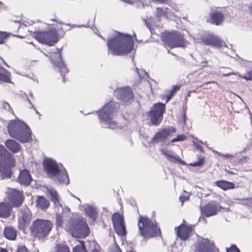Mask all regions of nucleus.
<instances>
[{
    "instance_id": "obj_19",
    "label": "nucleus",
    "mask_w": 252,
    "mask_h": 252,
    "mask_svg": "<svg viewBox=\"0 0 252 252\" xmlns=\"http://www.w3.org/2000/svg\"><path fill=\"white\" fill-rule=\"evenodd\" d=\"M14 159L10 164L0 161V173L2 178H10L12 174L11 167L14 166Z\"/></svg>"
},
{
    "instance_id": "obj_47",
    "label": "nucleus",
    "mask_w": 252,
    "mask_h": 252,
    "mask_svg": "<svg viewBox=\"0 0 252 252\" xmlns=\"http://www.w3.org/2000/svg\"><path fill=\"white\" fill-rule=\"evenodd\" d=\"M181 117L179 119L180 123L185 124L186 121L185 111H181Z\"/></svg>"
},
{
    "instance_id": "obj_60",
    "label": "nucleus",
    "mask_w": 252,
    "mask_h": 252,
    "mask_svg": "<svg viewBox=\"0 0 252 252\" xmlns=\"http://www.w3.org/2000/svg\"><path fill=\"white\" fill-rule=\"evenodd\" d=\"M116 252H122V251L119 248H118L116 249Z\"/></svg>"
},
{
    "instance_id": "obj_16",
    "label": "nucleus",
    "mask_w": 252,
    "mask_h": 252,
    "mask_svg": "<svg viewBox=\"0 0 252 252\" xmlns=\"http://www.w3.org/2000/svg\"><path fill=\"white\" fill-rule=\"evenodd\" d=\"M160 151L169 161L173 163H179L183 165H186V162L178 157L174 152L164 149H161Z\"/></svg>"
},
{
    "instance_id": "obj_13",
    "label": "nucleus",
    "mask_w": 252,
    "mask_h": 252,
    "mask_svg": "<svg viewBox=\"0 0 252 252\" xmlns=\"http://www.w3.org/2000/svg\"><path fill=\"white\" fill-rule=\"evenodd\" d=\"M200 40L201 43L213 47L220 48L221 47H227L225 42L215 34H209L204 35L201 37Z\"/></svg>"
},
{
    "instance_id": "obj_54",
    "label": "nucleus",
    "mask_w": 252,
    "mask_h": 252,
    "mask_svg": "<svg viewBox=\"0 0 252 252\" xmlns=\"http://www.w3.org/2000/svg\"><path fill=\"white\" fill-rule=\"evenodd\" d=\"M123 0L126 2H127L129 3H132L135 0Z\"/></svg>"
},
{
    "instance_id": "obj_58",
    "label": "nucleus",
    "mask_w": 252,
    "mask_h": 252,
    "mask_svg": "<svg viewBox=\"0 0 252 252\" xmlns=\"http://www.w3.org/2000/svg\"><path fill=\"white\" fill-rule=\"evenodd\" d=\"M153 1H157V2H163L164 1H165V0H152Z\"/></svg>"
},
{
    "instance_id": "obj_18",
    "label": "nucleus",
    "mask_w": 252,
    "mask_h": 252,
    "mask_svg": "<svg viewBox=\"0 0 252 252\" xmlns=\"http://www.w3.org/2000/svg\"><path fill=\"white\" fill-rule=\"evenodd\" d=\"M192 229L191 225L186 226L183 224L175 228L177 236L183 240H186L188 238Z\"/></svg>"
},
{
    "instance_id": "obj_35",
    "label": "nucleus",
    "mask_w": 252,
    "mask_h": 252,
    "mask_svg": "<svg viewBox=\"0 0 252 252\" xmlns=\"http://www.w3.org/2000/svg\"><path fill=\"white\" fill-rule=\"evenodd\" d=\"M119 104L114 102L113 101H110L105 104L103 107L99 110H114L118 108Z\"/></svg>"
},
{
    "instance_id": "obj_28",
    "label": "nucleus",
    "mask_w": 252,
    "mask_h": 252,
    "mask_svg": "<svg viewBox=\"0 0 252 252\" xmlns=\"http://www.w3.org/2000/svg\"><path fill=\"white\" fill-rule=\"evenodd\" d=\"M216 185L224 190L233 189L235 188V185L232 182L224 180L218 181L215 182Z\"/></svg>"
},
{
    "instance_id": "obj_21",
    "label": "nucleus",
    "mask_w": 252,
    "mask_h": 252,
    "mask_svg": "<svg viewBox=\"0 0 252 252\" xmlns=\"http://www.w3.org/2000/svg\"><path fill=\"white\" fill-rule=\"evenodd\" d=\"M0 161L6 163H11L13 162V158L10 153L2 145H0Z\"/></svg>"
},
{
    "instance_id": "obj_9",
    "label": "nucleus",
    "mask_w": 252,
    "mask_h": 252,
    "mask_svg": "<svg viewBox=\"0 0 252 252\" xmlns=\"http://www.w3.org/2000/svg\"><path fill=\"white\" fill-rule=\"evenodd\" d=\"M35 38L40 42L52 46L58 42V34L56 30L47 32H38L35 33Z\"/></svg>"
},
{
    "instance_id": "obj_1",
    "label": "nucleus",
    "mask_w": 252,
    "mask_h": 252,
    "mask_svg": "<svg viewBox=\"0 0 252 252\" xmlns=\"http://www.w3.org/2000/svg\"><path fill=\"white\" fill-rule=\"evenodd\" d=\"M133 44L129 35L115 32L114 36L108 39L107 46L113 55L120 56L130 52L133 49Z\"/></svg>"
},
{
    "instance_id": "obj_64",
    "label": "nucleus",
    "mask_w": 252,
    "mask_h": 252,
    "mask_svg": "<svg viewBox=\"0 0 252 252\" xmlns=\"http://www.w3.org/2000/svg\"><path fill=\"white\" fill-rule=\"evenodd\" d=\"M202 219V220L204 221H205V219L204 218V217H202V216H201L200 218H199V220Z\"/></svg>"
},
{
    "instance_id": "obj_52",
    "label": "nucleus",
    "mask_w": 252,
    "mask_h": 252,
    "mask_svg": "<svg viewBox=\"0 0 252 252\" xmlns=\"http://www.w3.org/2000/svg\"><path fill=\"white\" fill-rule=\"evenodd\" d=\"M188 199V197L181 196L179 198L180 201L182 202V205H183V203L185 201Z\"/></svg>"
},
{
    "instance_id": "obj_39",
    "label": "nucleus",
    "mask_w": 252,
    "mask_h": 252,
    "mask_svg": "<svg viewBox=\"0 0 252 252\" xmlns=\"http://www.w3.org/2000/svg\"><path fill=\"white\" fill-rule=\"evenodd\" d=\"M179 89H180V86H174L173 87V88H172L171 91L170 93V94L166 96V102H167L170 99V98L172 97V96L174 94L175 92H176L177 91H178Z\"/></svg>"
},
{
    "instance_id": "obj_33",
    "label": "nucleus",
    "mask_w": 252,
    "mask_h": 252,
    "mask_svg": "<svg viewBox=\"0 0 252 252\" xmlns=\"http://www.w3.org/2000/svg\"><path fill=\"white\" fill-rule=\"evenodd\" d=\"M57 53L59 56L60 61L57 63V66L59 68L60 71L62 73H65L67 72L65 65L62 63L61 59V53L59 49H57Z\"/></svg>"
},
{
    "instance_id": "obj_44",
    "label": "nucleus",
    "mask_w": 252,
    "mask_h": 252,
    "mask_svg": "<svg viewBox=\"0 0 252 252\" xmlns=\"http://www.w3.org/2000/svg\"><path fill=\"white\" fill-rule=\"evenodd\" d=\"M187 137L184 134L178 135L176 137L171 140V142H175L177 141H183L186 139Z\"/></svg>"
},
{
    "instance_id": "obj_31",
    "label": "nucleus",
    "mask_w": 252,
    "mask_h": 252,
    "mask_svg": "<svg viewBox=\"0 0 252 252\" xmlns=\"http://www.w3.org/2000/svg\"><path fill=\"white\" fill-rule=\"evenodd\" d=\"M0 82H10V73L0 66Z\"/></svg>"
},
{
    "instance_id": "obj_6",
    "label": "nucleus",
    "mask_w": 252,
    "mask_h": 252,
    "mask_svg": "<svg viewBox=\"0 0 252 252\" xmlns=\"http://www.w3.org/2000/svg\"><path fill=\"white\" fill-rule=\"evenodd\" d=\"M52 224L48 220L37 219L33 221L31 227L32 234L38 238L47 236L51 231Z\"/></svg>"
},
{
    "instance_id": "obj_29",
    "label": "nucleus",
    "mask_w": 252,
    "mask_h": 252,
    "mask_svg": "<svg viewBox=\"0 0 252 252\" xmlns=\"http://www.w3.org/2000/svg\"><path fill=\"white\" fill-rule=\"evenodd\" d=\"M211 19L212 24L219 25L223 20V15L221 12H214L211 15Z\"/></svg>"
},
{
    "instance_id": "obj_49",
    "label": "nucleus",
    "mask_w": 252,
    "mask_h": 252,
    "mask_svg": "<svg viewBox=\"0 0 252 252\" xmlns=\"http://www.w3.org/2000/svg\"><path fill=\"white\" fill-rule=\"evenodd\" d=\"M16 252H29V251L25 246H20L18 247Z\"/></svg>"
},
{
    "instance_id": "obj_45",
    "label": "nucleus",
    "mask_w": 252,
    "mask_h": 252,
    "mask_svg": "<svg viewBox=\"0 0 252 252\" xmlns=\"http://www.w3.org/2000/svg\"><path fill=\"white\" fill-rule=\"evenodd\" d=\"M73 252H86L84 245L82 244L76 246L73 249Z\"/></svg>"
},
{
    "instance_id": "obj_14",
    "label": "nucleus",
    "mask_w": 252,
    "mask_h": 252,
    "mask_svg": "<svg viewBox=\"0 0 252 252\" xmlns=\"http://www.w3.org/2000/svg\"><path fill=\"white\" fill-rule=\"evenodd\" d=\"M222 208L221 206L213 201L200 206L201 215L206 217H210L216 215Z\"/></svg>"
},
{
    "instance_id": "obj_27",
    "label": "nucleus",
    "mask_w": 252,
    "mask_h": 252,
    "mask_svg": "<svg viewBox=\"0 0 252 252\" xmlns=\"http://www.w3.org/2000/svg\"><path fill=\"white\" fill-rule=\"evenodd\" d=\"M3 234L6 239L14 240L17 237V231L12 227H6L4 229Z\"/></svg>"
},
{
    "instance_id": "obj_4",
    "label": "nucleus",
    "mask_w": 252,
    "mask_h": 252,
    "mask_svg": "<svg viewBox=\"0 0 252 252\" xmlns=\"http://www.w3.org/2000/svg\"><path fill=\"white\" fill-rule=\"evenodd\" d=\"M138 226L140 235L146 239L158 237L160 235V231L157 226V222L148 217L140 216Z\"/></svg>"
},
{
    "instance_id": "obj_42",
    "label": "nucleus",
    "mask_w": 252,
    "mask_h": 252,
    "mask_svg": "<svg viewBox=\"0 0 252 252\" xmlns=\"http://www.w3.org/2000/svg\"><path fill=\"white\" fill-rule=\"evenodd\" d=\"M167 12V9H165L164 10H163L159 8H157V16L158 17H160L165 16Z\"/></svg>"
},
{
    "instance_id": "obj_36",
    "label": "nucleus",
    "mask_w": 252,
    "mask_h": 252,
    "mask_svg": "<svg viewBox=\"0 0 252 252\" xmlns=\"http://www.w3.org/2000/svg\"><path fill=\"white\" fill-rule=\"evenodd\" d=\"M56 252H70V251L66 245L59 244L56 246Z\"/></svg>"
},
{
    "instance_id": "obj_23",
    "label": "nucleus",
    "mask_w": 252,
    "mask_h": 252,
    "mask_svg": "<svg viewBox=\"0 0 252 252\" xmlns=\"http://www.w3.org/2000/svg\"><path fill=\"white\" fill-rule=\"evenodd\" d=\"M6 147L12 152L17 153L21 151L20 144L13 139H8L5 142Z\"/></svg>"
},
{
    "instance_id": "obj_37",
    "label": "nucleus",
    "mask_w": 252,
    "mask_h": 252,
    "mask_svg": "<svg viewBox=\"0 0 252 252\" xmlns=\"http://www.w3.org/2000/svg\"><path fill=\"white\" fill-rule=\"evenodd\" d=\"M204 163V158L201 156H198V161L190 163L189 165L191 166H202Z\"/></svg>"
},
{
    "instance_id": "obj_15",
    "label": "nucleus",
    "mask_w": 252,
    "mask_h": 252,
    "mask_svg": "<svg viewBox=\"0 0 252 252\" xmlns=\"http://www.w3.org/2000/svg\"><path fill=\"white\" fill-rule=\"evenodd\" d=\"M176 131V128L173 127L163 128L156 133L155 136L151 140V142L152 143L163 142L166 140L170 133L175 132Z\"/></svg>"
},
{
    "instance_id": "obj_34",
    "label": "nucleus",
    "mask_w": 252,
    "mask_h": 252,
    "mask_svg": "<svg viewBox=\"0 0 252 252\" xmlns=\"http://www.w3.org/2000/svg\"><path fill=\"white\" fill-rule=\"evenodd\" d=\"M113 225L124 223V217L119 213H114L112 216Z\"/></svg>"
},
{
    "instance_id": "obj_17",
    "label": "nucleus",
    "mask_w": 252,
    "mask_h": 252,
    "mask_svg": "<svg viewBox=\"0 0 252 252\" xmlns=\"http://www.w3.org/2000/svg\"><path fill=\"white\" fill-rule=\"evenodd\" d=\"M9 200L14 207H18L21 205L24 201L22 192L16 189H12L9 193Z\"/></svg>"
},
{
    "instance_id": "obj_26",
    "label": "nucleus",
    "mask_w": 252,
    "mask_h": 252,
    "mask_svg": "<svg viewBox=\"0 0 252 252\" xmlns=\"http://www.w3.org/2000/svg\"><path fill=\"white\" fill-rule=\"evenodd\" d=\"M49 201L44 196H37L36 200V206L37 208L46 210L49 206Z\"/></svg>"
},
{
    "instance_id": "obj_43",
    "label": "nucleus",
    "mask_w": 252,
    "mask_h": 252,
    "mask_svg": "<svg viewBox=\"0 0 252 252\" xmlns=\"http://www.w3.org/2000/svg\"><path fill=\"white\" fill-rule=\"evenodd\" d=\"M238 77L242 78L246 80L250 81L252 80V71H250L247 72L246 74L244 76H242L240 74L238 75Z\"/></svg>"
},
{
    "instance_id": "obj_10",
    "label": "nucleus",
    "mask_w": 252,
    "mask_h": 252,
    "mask_svg": "<svg viewBox=\"0 0 252 252\" xmlns=\"http://www.w3.org/2000/svg\"><path fill=\"white\" fill-rule=\"evenodd\" d=\"M214 244L209 239L199 238L196 242L194 252H218Z\"/></svg>"
},
{
    "instance_id": "obj_25",
    "label": "nucleus",
    "mask_w": 252,
    "mask_h": 252,
    "mask_svg": "<svg viewBox=\"0 0 252 252\" xmlns=\"http://www.w3.org/2000/svg\"><path fill=\"white\" fill-rule=\"evenodd\" d=\"M11 208L6 203H0V217L7 218L11 215Z\"/></svg>"
},
{
    "instance_id": "obj_30",
    "label": "nucleus",
    "mask_w": 252,
    "mask_h": 252,
    "mask_svg": "<svg viewBox=\"0 0 252 252\" xmlns=\"http://www.w3.org/2000/svg\"><path fill=\"white\" fill-rule=\"evenodd\" d=\"M48 191L51 196V201L54 203L56 207L61 206L59 202L60 196L57 191L53 188L48 189Z\"/></svg>"
},
{
    "instance_id": "obj_40",
    "label": "nucleus",
    "mask_w": 252,
    "mask_h": 252,
    "mask_svg": "<svg viewBox=\"0 0 252 252\" xmlns=\"http://www.w3.org/2000/svg\"><path fill=\"white\" fill-rule=\"evenodd\" d=\"M56 225L58 227H61L63 223V217L59 214L57 213L56 215Z\"/></svg>"
},
{
    "instance_id": "obj_61",
    "label": "nucleus",
    "mask_w": 252,
    "mask_h": 252,
    "mask_svg": "<svg viewBox=\"0 0 252 252\" xmlns=\"http://www.w3.org/2000/svg\"><path fill=\"white\" fill-rule=\"evenodd\" d=\"M81 112L84 115H89V114H92V113H87V114H84L83 113V111H81Z\"/></svg>"
},
{
    "instance_id": "obj_12",
    "label": "nucleus",
    "mask_w": 252,
    "mask_h": 252,
    "mask_svg": "<svg viewBox=\"0 0 252 252\" xmlns=\"http://www.w3.org/2000/svg\"><path fill=\"white\" fill-rule=\"evenodd\" d=\"M18 216V227L20 230H24L29 225L31 221V212L29 208L25 207L19 210Z\"/></svg>"
},
{
    "instance_id": "obj_50",
    "label": "nucleus",
    "mask_w": 252,
    "mask_h": 252,
    "mask_svg": "<svg viewBox=\"0 0 252 252\" xmlns=\"http://www.w3.org/2000/svg\"><path fill=\"white\" fill-rule=\"evenodd\" d=\"M215 152V151L214 152ZM215 153H217L218 154V155H219L220 156H221L222 157H223V158H234V156H232V155H229V154H221L218 152H216L215 151Z\"/></svg>"
},
{
    "instance_id": "obj_59",
    "label": "nucleus",
    "mask_w": 252,
    "mask_h": 252,
    "mask_svg": "<svg viewBox=\"0 0 252 252\" xmlns=\"http://www.w3.org/2000/svg\"><path fill=\"white\" fill-rule=\"evenodd\" d=\"M249 115H250V118H251V123H252V114H251V111H249Z\"/></svg>"
},
{
    "instance_id": "obj_55",
    "label": "nucleus",
    "mask_w": 252,
    "mask_h": 252,
    "mask_svg": "<svg viewBox=\"0 0 252 252\" xmlns=\"http://www.w3.org/2000/svg\"><path fill=\"white\" fill-rule=\"evenodd\" d=\"M232 74H236L235 73H227V74H224L223 75L224 76H230Z\"/></svg>"
},
{
    "instance_id": "obj_8",
    "label": "nucleus",
    "mask_w": 252,
    "mask_h": 252,
    "mask_svg": "<svg viewBox=\"0 0 252 252\" xmlns=\"http://www.w3.org/2000/svg\"><path fill=\"white\" fill-rule=\"evenodd\" d=\"M100 122L105 125V127L111 129L122 128V126L119 124L115 120L116 112L118 111H96Z\"/></svg>"
},
{
    "instance_id": "obj_48",
    "label": "nucleus",
    "mask_w": 252,
    "mask_h": 252,
    "mask_svg": "<svg viewBox=\"0 0 252 252\" xmlns=\"http://www.w3.org/2000/svg\"><path fill=\"white\" fill-rule=\"evenodd\" d=\"M1 109H5L6 110H9L11 109L10 105L6 102H2L1 103Z\"/></svg>"
},
{
    "instance_id": "obj_5",
    "label": "nucleus",
    "mask_w": 252,
    "mask_h": 252,
    "mask_svg": "<svg viewBox=\"0 0 252 252\" xmlns=\"http://www.w3.org/2000/svg\"><path fill=\"white\" fill-rule=\"evenodd\" d=\"M68 230L74 237L85 238L89 234V228L82 219L77 218L69 222Z\"/></svg>"
},
{
    "instance_id": "obj_56",
    "label": "nucleus",
    "mask_w": 252,
    "mask_h": 252,
    "mask_svg": "<svg viewBox=\"0 0 252 252\" xmlns=\"http://www.w3.org/2000/svg\"><path fill=\"white\" fill-rule=\"evenodd\" d=\"M92 252H99V250L95 248H94Z\"/></svg>"
},
{
    "instance_id": "obj_38",
    "label": "nucleus",
    "mask_w": 252,
    "mask_h": 252,
    "mask_svg": "<svg viewBox=\"0 0 252 252\" xmlns=\"http://www.w3.org/2000/svg\"><path fill=\"white\" fill-rule=\"evenodd\" d=\"M9 35V33L7 32L0 31V44H4Z\"/></svg>"
},
{
    "instance_id": "obj_46",
    "label": "nucleus",
    "mask_w": 252,
    "mask_h": 252,
    "mask_svg": "<svg viewBox=\"0 0 252 252\" xmlns=\"http://www.w3.org/2000/svg\"><path fill=\"white\" fill-rule=\"evenodd\" d=\"M226 252H240V251L236 245H232L230 248H226Z\"/></svg>"
},
{
    "instance_id": "obj_2",
    "label": "nucleus",
    "mask_w": 252,
    "mask_h": 252,
    "mask_svg": "<svg viewBox=\"0 0 252 252\" xmlns=\"http://www.w3.org/2000/svg\"><path fill=\"white\" fill-rule=\"evenodd\" d=\"M7 130L10 137L22 143H29L32 140V130L19 119L10 121L7 126Z\"/></svg>"
},
{
    "instance_id": "obj_62",
    "label": "nucleus",
    "mask_w": 252,
    "mask_h": 252,
    "mask_svg": "<svg viewBox=\"0 0 252 252\" xmlns=\"http://www.w3.org/2000/svg\"><path fill=\"white\" fill-rule=\"evenodd\" d=\"M249 9H250V11H251V12L252 13V5H251L250 7H249Z\"/></svg>"
},
{
    "instance_id": "obj_7",
    "label": "nucleus",
    "mask_w": 252,
    "mask_h": 252,
    "mask_svg": "<svg viewBox=\"0 0 252 252\" xmlns=\"http://www.w3.org/2000/svg\"><path fill=\"white\" fill-rule=\"evenodd\" d=\"M161 38L164 44L170 48L184 47L186 44L183 36L176 32L164 33Z\"/></svg>"
},
{
    "instance_id": "obj_11",
    "label": "nucleus",
    "mask_w": 252,
    "mask_h": 252,
    "mask_svg": "<svg viewBox=\"0 0 252 252\" xmlns=\"http://www.w3.org/2000/svg\"><path fill=\"white\" fill-rule=\"evenodd\" d=\"M115 94L123 105H128L133 100V93L129 87L118 88L115 91Z\"/></svg>"
},
{
    "instance_id": "obj_22",
    "label": "nucleus",
    "mask_w": 252,
    "mask_h": 252,
    "mask_svg": "<svg viewBox=\"0 0 252 252\" xmlns=\"http://www.w3.org/2000/svg\"><path fill=\"white\" fill-rule=\"evenodd\" d=\"M164 111H149L148 116L150 118L151 123L155 126L158 125L162 120Z\"/></svg>"
},
{
    "instance_id": "obj_20",
    "label": "nucleus",
    "mask_w": 252,
    "mask_h": 252,
    "mask_svg": "<svg viewBox=\"0 0 252 252\" xmlns=\"http://www.w3.org/2000/svg\"><path fill=\"white\" fill-rule=\"evenodd\" d=\"M32 180L31 175L27 169L20 171L17 179V181L20 185L28 186L30 184Z\"/></svg>"
},
{
    "instance_id": "obj_41",
    "label": "nucleus",
    "mask_w": 252,
    "mask_h": 252,
    "mask_svg": "<svg viewBox=\"0 0 252 252\" xmlns=\"http://www.w3.org/2000/svg\"><path fill=\"white\" fill-rule=\"evenodd\" d=\"M164 109L165 104L161 102H158L154 105L152 110H164Z\"/></svg>"
},
{
    "instance_id": "obj_53",
    "label": "nucleus",
    "mask_w": 252,
    "mask_h": 252,
    "mask_svg": "<svg viewBox=\"0 0 252 252\" xmlns=\"http://www.w3.org/2000/svg\"><path fill=\"white\" fill-rule=\"evenodd\" d=\"M136 70H137V73L139 74V75L140 76V77H144V74L145 75H147V73L144 71H142L141 73L139 72L138 71V69L137 68H136Z\"/></svg>"
},
{
    "instance_id": "obj_32",
    "label": "nucleus",
    "mask_w": 252,
    "mask_h": 252,
    "mask_svg": "<svg viewBox=\"0 0 252 252\" xmlns=\"http://www.w3.org/2000/svg\"><path fill=\"white\" fill-rule=\"evenodd\" d=\"M116 233L119 236H124L126 234V230L124 223L113 225Z\"/></svg>"
},
{
    "instance_id": "obj_3",
    "label": "nucleus",
    "mask_w": 252,
    "mask_h": 252,
    "mask_svg": "<svg viewBox=\"0 0 252 252\" xmlns=\"http://www.w3.org/2000/svg\"><path fill=\"white\" fill-rule=\"evenodd\" d=\"M43 165L44 170L50 178L59 184H69V180L67 171L62 165H58L51 158L46 159Z\"/></svg>"
},
{
    "instance_id": "obj_24",
    "label": "nucleus",
    "mask_w": 252,
    "mask_h": 252,
    "mask_svg": "<svg viewBox=\"0 0 252 252\" xmlns=\"http://www.w3.org/2000/svg\"><path fill=\"white\" fill-rule=\"evenodd\" d=\"M84 207L86 215L92 220H95L98 215L96 207L89 204H85Z\"/></svg>"
},
{
    "instance_id": "obj_57",
    "label": "nucleus",
    "mask_w": 252,
    "mask_h": 252,
    "mask_svg": "<svg viewBox=\"0 0 252 252\" xmlns=\"http://www.w3.org/2000/svg\"><path fill=\"white\" fill-rule=\"evenodd\" d=\"M226 171L227 172V173L229 174H234V173L233 172V171H229V170H226Z\"/></svg>"
},
{
    "instance_id": "obj_63",
    "label": "nucleus",
    "mask_w": 252,
    "mask_h": 252,
    "mask_svg": "<svg viewBox=\"0 0 252 252\" xmlns=\"http://www.w3.org/2000/svg\"><path fill=\"white\" fill-rule=\"evenodd\" d=\"M0 252H7V251L5 249H1Z\"/></svg>"
},
{
    "instance_id": "obj_51",
    "label": "nucleus",
    "mask_w": 252,
    "mask_h": 252,
    "mask_svg": "<svg viewBox=\"0 0 252 252\" xmlns=\"http://www.w3.org/2000/svg\"><path fill=\"white\" fill-rule=\"evenodd\" d=\"M192 142L196 149L199 150L201 152H203V148L200 145L196 143L195 141H193Z\"/></svg>"
}]
</instances>
